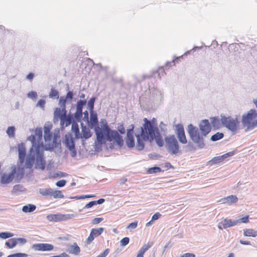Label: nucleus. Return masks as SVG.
I'll return each instance as SVG.
<instances>
[{"label":"nucleus","instance_id":"nucleus-32","mask_svg":"<svg viewBox=\"0 0 257 257\" xmlns=\"http://www.w3.org/2000/svg\"><path fill=\"white\" fill-rule=\"evenodd\" d=\"M153 97L157 101H161L163 99V94L160 90L156 89L152 93Z\"/></svg>","mask_w":257,"mask_h":257},{"label":"nucleus","instance_id":"nucleus-9","mask_svg":"<svg viewBox=\"0 0 257 257\" xmlns=\"http://www.w3.org/2000/svg\"><path fill=\"white\" fill-rule=\"evenodd\" d=\"M74 214H50L47 216V219L50 221L58 222L60 221L67 220L74 217Z\"/></svg>","mask_w":257,"mask_h":257},{"label":"nucleus","instance_id":"nucleus-24","mask_svg":"<svg viewBox=\"0 0 257 257\" xmlns=\"http://www.w3.org/2000/svg\"><path fill=\"white\" fill-rule=\"evenodd\" d=\"M238 201V198L235 195H230L227 197L222 198L220 200V202L222 203H227L230 205L232 203H236Z\"/></svg>","mask_w":257,"mask_h":257},{"label":"nucleus","instance_id":"nucleus-14","mask_svg":"<svg viewBox=\"0 0 257 257\" xmlns=\"http://www.w3.org/2000/svg\"><path fill=\"white\" fill-rule=\"evenodd\" d=\"M17 168L15 166L12 167V172L8 174L4 173L1 177V183L8 184L12 182L16 174Z\"/></svg>","mask_w":257,"mask_h":257},{"label":"nucleus","instance_id":"nucleus-37","mask_svg":"<svg viewBox=\"0 0 257 257\" xmlns=\"http://www.w3.org/2000/svg\"><path fill=\"white\" fill-rule=\"evenodd\" d=\"M87 103L86 100H79L76 104V110L82 111L83 107Z\"/></svg>","mask_w":257,"mask_h":257},{"label":"nucleus","instance_id":"nucleus-21","mask_svg":"<svg viewBox=\"0 0 257 257\" xmlns=\"http://www.w3.org/2000/svg\"><path fill=\"white\" fill-rule=\"evenodd\" d=\"M67 247V251L69 253L77 255L80 252V248L76 242H74L73 244L68 245Z\"/></svg>","mask_w":257,"mask_h":257},{"label":"nucleus","instance_id":"nucleus-31","mask_svg":"<svg viewBox=\"0 0 257 257\" xmlns=\"http://www.w3.org/2000/svg\"><path fill=\"white\" fill-rule=\"evenodd\" d=\"M243 235L245 236L255 237L257 236V231L253 229H244Z\"/></svg>","mask_w":257,"mask_h":257},{"label":"nucleus","instance_id":"nucleus-33","mask_svg":"<svg viewBox=\"0 0 257 257\" xmlns=\"http://www.w3.org/2000/svg\"><path fill=\"white\" fill-rule=\"evenodd\" d=\"M36 206L34 204H29L22 207V211L25 213L32 212L35 210Z\"/></svg>","mask_w":257,"mask_h":257},{"label":"nucleus","instance_id":"nucleus-58","mask_svg":"<svg viewBox=\"0 0 257 257\" xmlns=\"http://www.w3.org/2000/svg\"><path fill=\"white\" fill-rule=\"evenodd\" d=\"M45 100L44 99H41L38 101L37 103V106H39L40 107L44 109L45 107Z\"/></svg>","mask_w":257,"mask_h":257},{"label":"nucleus","instance_id":"nucleus-7","mask_svg":"<svg viewBox=\"0 0 257 257\" xmlns=\"http://www.w3.org/2000/svg\"><path fill=\"white\" fill-rule=\"evenodd\" d=\"M166 148L168 152L172 155H176L179 152L178 142L173 135H169L165 138Z\"/></svg>","mask_w":257,"mask_h":257},{"label":"nucleus","instance_id":"nucleus-53","mask_svg":"<svg viewBox=\"0 0 257 257\" xmlns=\"http://www.w3.org/2000/svg\"><path fill=\"white\" fill-rule=\"evenodd\" d=\"M129 241L130 238L127 237H125L120 240V245L121 246H125L129 243Z\"/></svg>","mask_w":257,"mask_h":257},{"label":"nucleus","instance_id":"nucleus-18","mask_svg":"<svg viewBox=\"0 0 257 257\" xmlns=\"http://www.w3.org/2000/svg\"><path fill=\"white\" fill-rule=\"evenodd\" d=\"M18 150L19 153V160L20 163L23 164L24 162L26 155L25 145L23 143L19 144L18 145Z\"/></svg>","mask_w":257,"mask_h":257},{"label":"nucleus","instance_id":"nucleus-42","mask_svg":"<svg viewBox=\"0 0 257 257\" xmlns=\"http://www.w3.org/2000/svg\"><path fill=\"white\" fill-rule=\"evenodd\" d=\"M104 230V228L100 227L96 229H92L91 231L92 234L94 235L95 237L98 236L100 235Z\"/></svg>","mask_w":257,"mask_h":257},{"label":"nucleus","instance_id":"nucleus-51","mask_svg":"<svg viewBox=\"0 0 257 257\" xmlns=\"http://www.w3.org/2000/svg\"><path fill=\"white\" fill-rule=\"evenodd\" d=\"M67 103L64 99V96H61L59 98L58 104L61 108L66 106V104Z\"/></svg>","mask_w":257,"mask_h":257},{"label":"nucleus","instance_id":"nucleus-41","mask_svg":"<svg viewBox=\"0 0 257 257\" xmlns=\"http://www.w3.org/2000/svg\"><path fill=\"white\" fill-rule=\"evenodd\" d=\"M6 132L9 137H14L15 135V127L13 126H9Z\"/></svg>","mask_w":257,"mask_h":257},{"label":"nucleus","instance_id":"nucleus-38","mask_svg":"<svg viewBox=\"0 0 257 257\" xmlns=\"http://www.w3.org/2000/svg\"><path fill=\"white\" fill-rule=\"evenodd\" d=\"M223 137L224 134L222 133L217 132L211 136L210 140L213 142H215L221 139Z\"/></svg>","mask_w":257,"mask_h":257},{"label":"nucleus","instance_id":"nucleus-52","mask_svg":"<svg viewBox=\"0 0 257 257\" xmlns=\"http://www.w3.org/2000/svg\"><path fill=\"white\" fill-rule=\"evenodd\" d=\"M134 125L133 124H131L130 125V128L127 130L126 137L134 136Z\"/></svg>","mask_w":257,"mask_h":257},{"label":"nucleus","instance_id":"nucleus-40","mask_svg":"<svg viewBox=\"0 0 257 257\" xmlns=\"http://www.w3.org/2000/svg\"><path fill=\"white\" fill-rule=\"evenodd\" d=\"M153 245V243H148L147 244H145L140 249L139 252L142 253L144 255L145 252L149 249Z\"/></svg>","mask_w":257,"mask_h":257},{"label":"nucleus","instance_id":"nucleus-59","mask_svg":"<svg viewBox=\"0 0 257 257\" xmlns=\"http://www.w3.org/2000/svg\"><path fill=\"white\" fill-rule=\"evenodd\" d=\"M138 225V222L135 221L131 223L127 227V228L130 229H133L136 228L137 227Z\"/></svg>","mask_w":257,"mask_h":257},{"label":"nucleus","instance_id":"nucleus-2","mask_svg":"<svg viewBox=\"0 0 257 257\" xmlns=\"http://www.w3.org/2000/svg\"><path fill=\"white\" fill-rule=\"evenodd\" d=\"M137 138L136 143V150L138 151H141L144 150L145 148V142H149L152 143L153 141L155 140L156 144L159 147H163L164 145V141L162 139V137L160 132V131H158L154 132V135L147 134L142 136L139 135H136Z\"/></svg>","mask_w":257,"mask_h":257},{"label":"nucleus","instance_id":"nucleus-47","mask_svg":"<svg viewBox=\"0 0 257 257\" xmlns=\"http://www.w3.org/2000/svg\"><path fill=\"white\" fill-rule=\"evenodd\" d=\"M49 96L50 98H59V92L57 90H56L54 88H51V91L49 93Z\"/></svg>","mask_w":257,"mask_h":257},{"label":"nucleus","instance_id":"nucleus-5","mask_svg":"<svg viewBox=\"0 0 257 257\" xmlns=\"http://www.w3.org/2000/svg\"><path fill=\"white\" fill-rule=\"evenodd\" d=\"M144 123L140 127L141 133L140 134H135L136 135L142 136L147 134L154 135V132L159 131L158 126L156 124V119L153 118L151 120H149L147 118H144Z\"/></svg>","mask_w":257,"mask_h":257},{"label":"nucleus","instance_id":"nucleus-25","mask_svg":"<svg viewBox=\"0 0 257 257\" xmlns=\"http://www.w3.org/2000/svg\"><path fill=\"white\" fill-rule=\"evenodd\" d=\"M98 124V121L97 113H94L93 111H90V127L92 128L94 126H97Z\"/></svg>","mask_w":257,"mask_h":257},{"label":"nucleus","instance_id":"nucleus-12","mask_svg":"<svg viewBox=\"0 0 257 257\" xmlns=\"http://www.w3.org/2000/svg\"><path fill=\"white\" fill-rule=\"evenodd\" d=\"M201 134L206 137L211 131V125L208 119H204L200 121L199 124Z\"/></svg>","mask_w":257,"mask_h":257},{"label":"nucleus","instance_id":"nucleus-22","mask_svg":"<svg viewBox=\"0 0 257 257\" xmlns=\"http://www.w3.org/2000/svg\"><path fill=\"white\" fill-rule=\"evenodd\" d=\"M221 223L222 224L224 229H226L228 227H230L238 224V221L226 218L221 221Z\"/></svg>","mask_w":257,"mask_h":257},{"label":"nucleus","instance_id":"nucleus-28","mask_svg":"<svg viewBox=\"0 0 257 257\" xmlns=\"http://www.w3.org/2000/svg\"><path fill=\"white\" fill-rule=\"evenodd\" d=\"M61 141L60 140H56V139H53V144L49 145L48 147H46L45 150H52L54 148H57L59 147H61Z\"/></svg>","mask_w":257,"mask_h":257},{"label":"nucleus","instance_id":"nucleus-30","mask_svg":"<svg viewBox=\"0 0 257 257\" xmlns=\"http://www.w3.org/2000/svg\"><path fill=\"white\" fill-rule=\"evenodd\" d=\"M72 238L73 237L71 235L65 234L58 236L56 239L62 243H64L66 241H71Z\"/></svg>","mask_w":257,"mask_h":257},{"label":"nucleus","instance_id":"nucleus-35","mask_svg":"<svg viewBox=\"0 0 257 257\" xmlns=\"http://www.w3.org/2000/svg\"><path fill=\"white\" fill-rule=\"evenodd\" d=\"M53 197L54 198H63L64 196L60 190H54L51 189L50 197Z\"/></svg>","mask_w":257,"mask_h":257},{"label":"nucleus","instance_id":"nucleus-46","mask_svg":"<svg viewBox=\"0 0 257 257\" xmlns=\"http://www.w3.org/2000/svg\"><path fill=\"white\" fill-rule=\"evenodd\" d=\"M14 236V234L9 232H3L0 233V238L7 239Z\"/></svg>","mask_w":257,"mask_h":257},{"label":"nucleus","instance_id":"nucleus-27","mask_svg":"<svg viewBox=\"0 0 257 257\" xmlns=\"http://www.w3.org/2000/svg\"><path fill=\"white\" fill-rule=\"evenodd\" d=\"M71 131L75 134V139H80L81 134H80L78 124L76 122L74 121L72 123Z\"/></svg>","mask_w":257,"mask_h":257},{"label":"nucleus","instance_id":"nucleus-34","mask_svg":"<svg viewBox=\"0 0 257 257\" xmlns=\"http://www.w3.org/2000/svg\"><path fill=\"white\" fill-rule=\"evenodd\" d=\"M211 122L212 126L216 129H219L222 125L220 120L215 117L211 118Z\"/></svg>","mask_w":257,"mask_h":257},{"label":"nucleus","instance_id":"nucleus-45","mask_svg":"<svg viewBox=\"0 0 257 257\" xmlns=\"http://www.w3.org/2000/svg\"><path fill=\"white\" fill-rule=\"evenodd\" d=\"M245 126L247 127L245 130V132L253 129L254 127L257 126V119L254 120L252 122L250 121L247 125H246Z\"/></svg>","mask_w":257,"mask_h":257},{"label":"nucleus","instance_id":"nucleus-63","mask_svg":"<svg viewBox=\"0 0 257 257\" xmlns=\"http://www.w3.org/2000/svg\"><path fill=\"white\" fill-rule=\"evenodd\" d=\"M109 252V249L107 248L104 250L103 252L98 255L97 257H105Z\"/></svg>","mask_w":257,"mask_h":257},{"label":"nucleus","instance_id":"nucleus-57","mask_svg":"<svg viewBox=\"0 0 257 257\" xmlns=\"http://www.w3.org/2000/svg\"><path fill=\"white\" fill-rule=\"evenodd\" d=\"M66 181L65 180H61L56 183V185L59 187H62L65 185Z\"/></svg>","mask_w":257,"mask_h":257},{"label":"nucleus","instance_id":"nucleus-23","mask_svg":"<svg viewBox=\"0 0 257 257\" xmlns=\"http://www.w3.org/2000/svg\"><path fill=\"white\" fill-rule=\"evenodd\" d=\"M60 124L61 125L63 126L64 124H65V126H68L74 121L73 115L71 114H68L67 116H63L61 119Z\"/></svg>","mask_w":257,"mask_h":257},{"label":"nucleus","instance_id":"nucleus-64","mask_svg":"<svg viewBox=\"0 0 257 257\" xmlns=\"http://www.w3.org/2000/svg\"><path fill=\"white\" fill-rule=\"evenodd\" d=\"M51 257H70V256L66 252H63L59 255H53Z\"/></svg>","mask_w":257,"mask_h":257},{"label":"nucleus","instance_id":"nucleus-17","mask_svg":"<svg viewBox=\"0 0 257 257\" xmlns=\"http://www.w3.org/2000/svg\"><path fill=\"white\" fill-rule=\"evenodd\" d=\"M52 127V124L50 122L45 123L44 126V139L46 142L51 141L52 138V134L50 131Z\"/></svg>","mask_w":257,"mask_h":257},{"label":"nucleus","instance_id":"nucleus-44","mask_svg":"<svg viewBox=\"0 0 257 257\" xmlns=\"http://www.w3.org/2000/svg\"><path fill=\"white\" fill-rule=\"evenodd\" d=\"M82 115V111L76 110L75 113L74 114L73 118H74L77 121L80 122L81 121Z\"/></svg>","mask_w":257,"mask_h":257},{"label":"nucleus","instance_id":"nucleus-39","mask_svg":"<svg viewBox=\"0 0 257 257\" xmlns=\"http://www.w3.org/2000/svg\"><path fill=\"white\" fill-rule=\"evenodd\" d=\"M95 100L96 98L95 97H92L88 100L87 102V108L89 109L90 111H93L94 104Z\"/></svg>","mask_w":257,"mask_h":257},{"label":"nucleus","instance_id":"nucleus-56","mask_svg":"<svg viewBox=\"0 0 257 257\" xmlns=\"http://www.w3.org/2000/svg\"><path fill=\"white\" fill-rule=\"evenodd\" d=\"M27 95L29 98L34 99L37 98V93L35 91H31L28 93Z\"/></svg>","mask_w":257,"mask_h":257},{"label":"nucleus","instance_id":"nucleus-13","mask_svg":"<svg viewBox=\"0 0 257 257\" xmlns=\"http://www.w3.org/2000/svg\"><path fill=\"white\" fill-rule=\"evenodd\" d=\"M32 248L37 251H50L53 249V245L46 243H38L33 244Z\"/></svg>","mask_w":257,"mask_h":257},{"label":"nucleus","instance_id":"nucleus-8","mask_svg":"<svg viewBox=\"0 0 257 257\" xmlns=\"http://www.w3.org/2000/svg\"><path fill=\"white\" fill-rule=\"evenodd\" d=\"M27 140L31 142L32 145L30 150V153L26 158L25 166L26 168L31 169L35 162V156L34 155L35 137L32 135L28 138Z\"/></svg>","mask_w":257,"mask_h":257},{"label":"nucleus","instance_id":"nucleus-19","mask_svg":"<svg viewBox=\"0 0 257 257\" xmlns=\"http://www.w3.org/2000/svg\"><path fill=\"white\" fill-rule=\"evenodd\" d=\"M81 127L82 134H81V137H80V139H81L82 140V144L84 145V141L83 139H88L91 137L92 134L91 133V132L89 130V129L83 123H81Z\"/></svg>","mask_w":257,"mask_h":257},{"label":"nucleus","instance_id":"nucleus-61","mask_svg":"<svg viewBox=\"0 0 257 257\" xmlns=\"http://www.w3.org/2000/svg\"><path fill=\"white\" fill-rule=\"evenodd\" d=\"M161 216V214L159 212H157L155 214H154L152 217V221H154L156 220H158Z\"/></svg>","mask_w":257,"mask_h":257},{"label":"nucleus","instance_id":"nucleus-29","mask_svg":"<svg viewBox=\"0 0 257 257\" xmlns=\"http://www.w3.org/2000/svg\"><path fill=\"white\" fill-rule=\"evenodd\" d=\"M125 144L127 147L130 149L134 148L135 147L136 148L134 136L126 137L125 138Z\"/></svg>","mask_w":257,"mask_h":257},{"label":"nucleus","instance_id":"nucleus-20","mask_svg":"<svg viewBox=\"0 0 257 257\" xmlns=\"http://www.w3.org/2000/svg\"><path fill=\"white\" fill-rule=\"evenodd\" d=\"M64 143L68 150L73 149L75 147L74 140L70 135H65Z\"/></svg>","mask_w":257,"mask_h":257},{"label":"nucleus","instance_id":"nucleus-15","mask_svg":"<svg viewBox=\"0 0 257 257\" xmlns=\"http://www.w3.org/2000/svg\"><path fill=\"white\" fill-rule=\"evenodd\" d=\"M234 155V152L232 151L226 153L222 156H217L213 158L211 160H210L208 164L209 165H213L215 164H217L220 162H222L226 158L231 157Z\"/></svg>","mask_w":257,"mask_h":257},{"label":"nucleus","instance_id":"nucleus-1","mask_svg":"<svg viewBox=\"0 0 257 257\" xmlns=\"http://www.w3.org/2000/svg\"><path fill=\"white\" fill-rule=\"evenodd\" d=\"M100 123L102 127H99L97 125L94 130L97 142L102 144L105 143L106 141L110 142L114 141L119 148H121L124 144L122 137L116 130L110 129L105 119H101Z\"/></svg>","mask_w":257,"mask_h":257},{"label":"nucleus","instance_id":"nucleus-48","mask_svg":"<svg viewBox=\"0 0 257 257\" xmlns=\"http://www.w3.org/2000/svg\"><path fill=\"white\" fill-rule=\"evenodd\" d=\"M161 169L159 167H154L152 168H150L148 170V173L149 174H154L158 172H161Z\"/></svg>","mask_w":257,"mask_h":257},{"label":"nucleus","instance_id":"nucleus-11","mask_svg":"<svg viewBox=\"0 0 257 257\" xmlns=\"http://www.w3.org/2000/svg\"><path fill=\"white\" fill-rule=\"evenodd\" d=\"M257 117V113L255 109H251L246 114L242 116V123L244 126L247 125L251 120Z\"/></svg>","mask_w":257,"mask_h":257},{"label":"nucleus","instance_id":"nucleus-49","mask_svg":"<svg viewBox=\"0 0 257 257\" xmlns=\"http://www.w3.org/2000/svg\"><path fill=\"white\" fill-rule=\"evenodd\" d=\"M54 116H57L61 119L64 116L62 113L60 108H56L54 111Z\"/></svg>","mask_w":257,"mask_h":257},{"label":"nucleus","instance_id":"nucleus-60","mask_svg":"<svg viewBox=\"0 0 257 257\" xmlns=\"http://www.w3.org/2000/svg\"><path fill=\"white\" fill-rule=\"evenodd\" d=\"M23 186L21 185H16L13 187V191L17 192L22 190Z\"/></svg>","mask_w":257,"mask_h":257},{"label":"nucleus","instance_id":"nucleus-43","mask_svg":"<svg viewBox=\"0 0 257 257\" xmlns=\"http://www.w3.org/2000/svg\"><path fill=\"white\" fill-rule=\"evenodd\" d=\"M73 92L71 91H69L66 95L64 97V99L66 101L67 103H71L72 100L73 98Z\"/></svg>","mask_w":257,"mask_h":257},{"label":"nucleus","instance_id":"nucleus-6","mask_svg":"<svg viewBox=\"0 0 257 257\" xmlns=\"http://www.w3.org/2000/svg\"><path fill=\"white\" fill-rule=\"evenodd\" d=\"M222 125L233 133H235L238 129L239 121L237 118H233L231 116L220 115Z\"/></svg>","mask_w":257,"mask_h":257},{"label":"nucleus","instance_id":"nucleus-36","mask_svg":"<svg viewBox=\"0 0 257 257\" xmlns=\"http://www.w3.org/2000/svg\"><path fill=\"white\" fill-rule=\"evenodd\" d=\"M51 188H40L39 189V193L45 197H50L51 195Z\"/></svg>","mask_w":257,"mask_h":257},{"label":"nucleus","instance_id":"nucleus-3","mask_svg":"<svg viewBox=\"0 0 257 257\" xmlns=\"http://www.w3.org/2000/svg\"><path fill=\"white\" fill-rule=\"evenodd\" d=\"M187 131L192 142L198 148L203 149L205 147V143L203 138L204 136L199 133L198 127L192 124H189L187 126Z\"/></svg>","mask_w":257,"mask_h":257},{"label":"nucleus","instance_id":"nucleus-10","mask_svg":"<svg viewBox=\"0 0 257 257\" xmlns=\"http://www.w3.org/2000/svg\"><path fill=\"white\" fill-rule=\"evenodd\" d=\"M175 130L176 134L179 141L183 144L187 143V140L185 136L184 127L182 124L179 123L175 125Z\"/></svg>","mask_w":257,"mask_h":257},{"label":"nucleus","instance_id":"nucleus-26","mask_svg":"<svg viewBox=\"0 0 257 257\" xmlns=\"http://www.w3.org/2000/svg\"><path fill=\"white\" fill-rule=\"evenodd\" d=\"M35 135L33 136L35 137L37 144H38L39 142L43 144V142L42 141L43 136L42 128L41 127L37 128L35 132Z\"/></svg>","mask_w":257,"mask_h":257},{"label":"nucleus","instance_id":"nucleus-16","mask_svg":"<svg viewBox=\"0 0 257 257\" xmlns=\"http://www.w3.org/2000/svg\"><path fill=\"white\" fill-rule=\"evenodd\" d=\"M27 240L24 238H13L6 242V245L10 248H13L18 243L24 244Z\"/></svg>","mask_w":257,"mask_h":257},{"label":"nucleus","instance_id":"nucleus-62","mask_svg":"<svg viewBox=\"0 0 257 257\" xmlns=\"http://www.w3.org/2000/svg\"><path fill=\"white\" fill-rule=\"evenodd\" d=\"M103 220V218L99 217V218H94L92 221V223L93 224H97L101 222Z\"/></svg>","mask_w":257,"mask_h":257},{"label":"nucleus","instance_id":"nucleus-50","mask_svg":"<svg viewBox=\"0 0 257 257\" xmlns=\"http://www.w3.org/2000/svg\"><path fill=\"white\" fill-rule=\"evenodd\" d=\"M28 255L25 253L18 252L9 255L7 257H28Z\"/></svg>","mask_w":257,"mask_h":257},{"label":"nucleus","instance_id":"nucleus-4","mask_svg":"<svg viewBox=\"0 0 257 257\" xmlns=\"http://www.w3.org/2000/svg\"><path fill=\"white\" fill-rule=\"evenodd\" d=\"M44 146L43 143L37 144L35 141V145L34 149V155L35 156V168L36 169L44 170L46 168V161L44 158Z\"/></svg>","mask_w":257,"mask_h":257},{"label":"nucleus","instance_id":"nucleus-55","mask_svg":"<svg viewBox=\"0 0 257 257\" xmlns=\"http://www.w3.org/2000/svg\"><path fill=\"white\" fill-rule=\"evenodd\" d=\"M117 132H119L121 134H124L125 133V128L123 125V124H120L117 126Z\"/></svg>","mask_w":257,"mask_h":257},{"label":"nucleus","instance_id":"nucleus-54","mask_svg":"<svg viewBox=\"0 0 257 257\" xmlns=\"http://www.w3.org/2000/svg\"><path fill=\"white\" fill-rule=\"evenodd\" d=\"M248 217H249L248 215H246V216H245L243 217H242L239 219L236 220V221H238V224L240 223L241 222L246 223L248 222V221H249Z\"/></svg>","mask_w":257,"mask_h":257}]
</instances>
